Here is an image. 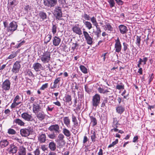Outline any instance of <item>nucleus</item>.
Listing matches in <instances>:
<instances>
[{"mask_svg": "<svg viewBox=\"0 0 155 155\" xmlns=\"http://www.w3.org/2000/svg\"><path fill=\"white\" fill-rule=\"evenodd\" d=\"M48 130L52 133L48 135V137L51 139H54L57 137V134L60 133V127L58 124H53L48 128Z\"/></svg>", "mask_w": 155, "mask_h": 155, "instance_id": "nucleus-1", "label": "nucleus"}, {"mask_svg": "<svg viewBox=\"0 0 155 155\" xmlns=\"http://www.w3.org/2000/svg\"><path fill=\"white\" fill-rule=\"evenodd\" d=\"M51 53L46 51L44 53L40 56V59L44 63H47L51 60Z\"/></svg>", "mask_w": 155, "mask_h": 155, "instance_id": "nucleus-2", "label": "nucleus"}, {"mask_svg": "<svg viewBox=\"0 0 155 155\" xmlns=\"http://www.w3.org/2000/svg\"><path fill=\"white\" fill-rule=\"evenodd\" d=\"M101 97L100 95L98 94H95L92 97V104L93 106L96 107L100 103Z\"/></svg>", "mask_w": 155, "mask_h": 155, "instance_id": "nucleus-3", "label": "nucleus"}, {"mask_svg": "<svg viewBox=\"0 0 155 155\" xmlns=\"http://www.w3.org/2000/svg\"><path fill=\"white\" fill-rule=\"evenodd\" d=\"M32 131V127H28L27 128L22 129L20 131L21 136L25 137L28 136Z\"/></svg>", "mask_w": 155, "mask_h": 155, "instance_id": "nucleus-4", "label": "nucleus"}, {"mask_svg": "<svg viewBox=\"0 0 155 155\" xmlns=\"http://www.w3.org/2000/svg\"><path fill=\"white\" fill-rule=\"evenodd\" d=\"M45 6L52 8L55 6L57 3V0H43Z\"/></svg>", "mask_w": 155, "mask_h": 155, "instance_id": "nucleus-5", "label": "nucleus"}, {"mask_svg": "<svg viewBox=\"0 0 155 155\" xmlns=\"http://www.w3.org/2000/svg\"><path fill=\"white\" fill-rule=\"evenodd\" d=\"M20 61H17L14 64L12 72L14 74L18 73L21 67Z\"/></svg>", "mask_w": 155, "mask_h": 155, "instance_id": "nucleus-6", "label": "nucleus"}, {"mask_svg": "<svg viewBox=\"0 0 155 155\" xmlns=\"http://www.w3.org/2000/svg\"><path fill=\"white\" fill-rule=\"evenodd\" d=\"M11 83L9 80L8 79L5 80L2 82V91H9L10 88Z\"/></svg>", "mask_w": 155, "mask_h": 155, "instance_id": "nucleus-7", "label": "nucleus"}, {"mask_svg": "<svg viewBox=\"0 0 155 155\" xmlns=\"http://www.w3.org/2000/svg\"><path fill=\"white\" fill-rule=\"evenodd\" d=\"M114 49L116 52L119 53L121 49L122 45L119 37L115 40Z\"/></svg>", "mask_w": 155, "mask_h": 155, "instance_id": "nucleus-8", "label": "nucleus"}, {"mask_svg": "<svg viewBox=\"0 0 155 155\" xmlns=\"http://www.w3.org/2000/svg\"><path fill=\"white\" fill-rule=\"evenodd\" d=\"M73 32L79 35L82 34V31L80 27H79V24H75L73 25L71 28Z\"/></svg>", "mask_w": 155, "mask_h": 155, "instance_id": "nucleus-9", "label": "nucleus"}, {"mask_svg": "<svg viewBox=\"0 0 155 155\" xmlns=\"http://www.w3.org/2000/svg\"><path fill=\"white\" fill-rule=\"evenodd\" d=\"M54 15L57 19L59 20L60 18L62 17V13L61 8L58 6L56 7L55 8Z\"/></svg>", "mask_w": 155, "mask_h": 155, "instance_id": "nucleus-10", "label": "nucleus"}, {"mask_svg": "<svg viewBox=\"0 0 155 155\" xmlns=\"http://www.w3.org/2000/svg\"><path fill=\"white\" fill-rule=\"evenodd\" d=\"M21 117L25 120L28 121H35V120L33 118L31 114H28V113H23L21 114Z\"/></svg>", "mask_w": 155, "mask_h": 155, "instance_id": "nucleus-11", "label": "nucleus"}, {"mask_svg": "<svg viewBox=\"0 0 155 155\" xmlns=\"http://www.w3.org/2000/svg\"><path fill=\"white\" fill-rule=\"evenodd\" d=\"M83 34L87 43L91 45L93 43V38L91 37L88 32L85 31H83Z\"/></svg>", "mask_w": 155, "mask_h": 155, "instance_id": "nucleus-12", "label": "nucleus"}, {"mask_svg": "<svg viewBox=\"0 0 155 155\" xmlns=\"http://www.w3.org/2000/svg\"><path fill=\"white\" fill-rule=\"evenodd\" d=\"M8 150L9 153L13 155L16 153L18 149L15 145H14L13 144H11L9 145V147Z\"/></svg>", "mask_w": 155, "mask_h": 155, "instance_id": "nucleus-13", "label": "nucleus"}, {"mask_svg": "<svg viewBox=\"0 0 155 155\" xmlns=\"http://www.w3.org/2000/svg\"><path fill=\"white\" fill-rule=\"evenodd\" d=\"M17 26V23L15 22L12 21L9 24L7 29L8 31H14L16 30Z\"/></svg>", "mask_w": 155, "mask_h": 155, "instance_id": "nucleus-14", "label": "nucleus"}, {"mask_svg": "<svg viewBox=\"0 0 155 155\" xmlns=\"http://www.w3.org/2000/svg\"><path fill=\"white\" fill-rule=\"evenodd\" d=\"M38 18H40L41 21H44L47 19V16L46 13L43 11H41L37 14Z\"/></svg>", "mask_w": 155, "mask_h": 155, "instance_id": "nucleus-15", "label": "nucleus"}, {"mask_svg": "<svg viewBox=\"0 0 155 155\" xmlns=\"http://www.w3.org/2000/svg\"><path fill=\"white\" fill-rule=\"evenodd\" d=\"M33 111L35 114L41 110V108L40 105L38 104L34 103L33 104Z\"/></svg>", "mask_w": 155, "mask_h": 155, "instance_id": "nucleus-16", "label": "nucleus"}, {"mask_svg": "<svg viewBox=\"0 0 155 155\" xmlns=\"http://www.w3.org/2000/svg\"><path fill=\"white\" fill-rule=\"evenodd\" d=\"M120 32L122 34H124L127 33L128 31L127 27L123 25H121L118 26Z\"/></svg>", "mask_w": 155, "mask_h": 155, "instance_id": "nucleus-17", "label": "nucleus"}, {"mask_svg": "<svg viewBox=\"0 0 155 155\" xmlns=\"http://www.w3.org/2000/svg\"><path fill=\"white\" fill-rule=\"evenodd\" d=\"M33 68L36 71H40L42 69L43 67L41 64L39 63H35L33 65Z\"/></svg>", "mask_w": 155, "mask_h": 155, "instance_id": "nucleus-18", "label": "nucleus"}, {"mask_svg": "<svg viewBox=\"0 0 155 155\" xmlns=\"http://www.w3.org/2000/svg\"><path fill=\"white\" fill-rule=\"evenodd\" d=\"M35 114L38 119L40 120H42L45 117V114L43 111H39Z\"/></svg>", "mask_w": 155, "mask_h": 155, "instance_id": "nucleus-19", "label": "nucleus"}, {"mask_svg": "<svg viewBox=\"0 0 155 155\" xmlns=\"http://www.w3.org/2000/svg\"><path fill=\"white\" fill-rule=\"evenodd\" d=\"M63 100L66 103H68L69 105H71L72 104L71 97L70 95H66L64 97Z\"/></svg>", "mask_w": 155, "mask_h": 155, "instance_id": "nucleus-20", "label": "nucleus"}, {"mask_svg": "<svg viewBox=\"0 0 155 155\" xmlns=\"http://www.w3.org/2000/svg\"><path fill=\"white\" fill-rule=\"evenodd\" d=\"M72 122L74 124L73 127L74 128H77L79 126L80 124L78 123L76 117L73 114H72Z\"/></svg>", "mask_w": 155, "mask_h": 155, "instance_id": "nucleus-21", "label": "nucleus"}, {"mask_svg": "<svg viewBox=\"0 0 155 155\" xmlns=\"http://www.w3.org/2000/svg\"><path fill=\"white\" fill-rule=\"evenodd\" d=\"M61 81V78H58L56 79L53 82V85L51 87V89H54L57 87H59V84L60 81Z\"/></svg>", "mask_w": 155, "mask_h": 155, "instance_id": "nucleus-22", "label": "nucleus"}, {"mask_svg": "<svg viewBox=\"0 0 155 155\" xmlns=\"http://www.w3.org/2000/svg\"><path fill=\"white\" fill-rule=\"evenodd\" d=\"M61 41V39L58 37L55 36L53 40V44L54 45L57 46L59 45Z\"/></svg>", "mask_w": 155, "mask_h": 155, "instance_id": "nucleus-23", "label": "nucleus"}, {"mask_svg": "<svg viewBox=\"0 0 155 155\" xmlns=\"http://www.w3.org/2000/svg\"><path fill=\"white\" fill-rule=\"evenodd\" d=\"M26 149L23 146H20L18 149V155H26Z\"/></svg>", "mask_w": 155, "mask_h": 155, "instance_id": "nucleus-24", "label": "nucleus"}, {"mask_svg": "<svg viewBox=\"0 0 155 155\" xmlns=\"http://www.w3.org/2000/svg\"><path fill=\"white\" fill-rule=\"evenodd\" d=\"M46 136L45 134L39 135L38 137V140L40 143H45L46 140Z\"/></svg>", "mask_w": 155, "mask_h": 155, "instance_id": "nucleus-25", "label": "nucleus"}, {"mask_svg": "<svg viewBox=\"0 0 155 155\" xmlns=\"http://www.w3.org/2000/svg\"><path fill=\"white\" fill-rule=\"evenodd\" d=\"M124 107L121 105H119L116 107L117 112L120 114L124 111Z\"/></svg>", "mask_w": 155, "mask_h": 155, "instance_id": "nucleus-26", "label": "nucleus"}, {"mask_svg": "<svg viewBox=\"0 0 155 155\" xmlns=\"http://www.w3.org/2000/svg\"><path fill=\"white\" fill-rule=\"evenodd\" d=\"M9 143V141L7 140H2L0 141V146L2 147L3 148L7 146Z\"/></svg>", "mask_w": 155, "mask_h": 155, "instance_id": "nucleus-27", "label": "nucleus"}, {"mask_svg": "<svg viewBox=\"0 0 155 155\" xmlns=\"http://www.w3.org/2000/svg\"><path fill=\"white\" fill-rule=\"evenodd\" d=\"M48 147L51 151H54L56 148V144L53 141L49 143Z\"/></svg>", "mask_w": 155, "mask_h": 155, "instance_id": "nucleus-28", "label": "nucleus"}, {"mask_svg": "<svg viewBox=\"0 0 155 155\" xmlns=\"http://www.w3.org/2000/svg\"><path fill=\"white\" fill-rule=\"evenodd\" d=\"M63 121L64 124L67 127H70V121L69 117H65L63 118Z\"/></svg>", "mask_w": 155, "mask_h": 155, "instance_id": "nucleus-29", "label": "nucleus"}, {"mask_svg": "<svg viewBox=\"0 0 155 155\" xmlns=\"http://www.w3.org/2000/svg\"><path fill=\"white\" fill-rule=\"evenodd\" d=\"M57 143V147L58 148H62L65 144L64 140H59L56 141Z\"/></svg>", "mask_w": 155, "mask_h": 155, "instance_id": "nucleus-30", "label": "nucleus"}, {"mask_svg": "<svg viewBox=\"0 0 155 155\" xmlns=\"http://www.w3.org/2000/svg\"><path fill=\"white\" fill-rule=\"evenodd\" d=\"M83 23L85 25V27L88 30L91 29L92 28V24L90 22L83 20Z\"/></svg>", "mask_w": 155, "mask_h": 155, "instance_id": "nucleus-31", "label": "nucleus"}, {"mask_svg": "<svg viewBox=\"0 0 155 155\" xmlns=\"http://www.w3.org/2000/svg\"><path fill=\"white\" fill-rule=\"evenodd\" d=\"M120 124L118 123V121L116 117L113 118V121L112 124V127H118V126L120 125Z\"/></svg>", "mask_w": 155, "mask_h": 155, "instance_id": "nucleus-32", "label": "nucleus"}, {"mask_svg": "<svg viewBox=\"0 0 155 155\" xmlns=\"http://www.w3.org/2000/svg\"><path fill=\"white\" fill-rule=\"evenodd\" d=\"M62 132L67 137H70L71 135L70 131L65 128H64L62 130Z\"/></svg>", "mask_w": 155, "mask_h": 155, "instance_id": "nucleus-33", "label": "nucleus"}, {"mask_svg": "<svg viewBox=\"0 0 155 155\" xmlns=\"http://www.w3.org/2000/svg\"><path fill=\"white\" fill-rule=\"evenodd\" d=\"M105 28L109 32H110L113 30V28L110 25V24L108 23H106Z\"/></svg>", "mask_w": 155, "mask_h": 155, "instance_id": "nucleus-34", "label": "nucleus"}, {"mask_svg": "<svg viewBox=\"0 0 155 155\" xmlns=\"http://www.w3.org/2000/svg\"><path fill=\"white\" fill-rule=\"evenodd\" d=\"M14 123L21 126H24L25 125V123L21 120L18 118L15 120L14 121Z\"/></svg>", "mask_w": 155, "mask_h": 155, "instance_id": "nucleus-35", "label": "nucleus"}, {"mask_svg": "<svg viewBox=\"0 0 155 155\" xmlns=\"http://www.w3.org/2000/svg\"><path fill=\"white\" fill-rule=\"evenodd\" d=\"M90 20L93 24V25L95 26L98 25L96 18L95 17L93 16L91 18Z\"/></svg>", "mask_w": 155, "mask_h": 155, "instance_id": "nucleus-36", "label": "nucleus"}, {"mask_svg": "<svg viewBox=\"0 0 155 155\" xmlns=\"http://www.w3.org/2000/svg\"><path fill=\"white\" fill-rule=\"evenodd\" d=\"M90 118L92 126H94L96 125L97 123V120L96 118L93 116H90Z\"/></svg>", "mask_w": 155, "mask_h": 155, "instance_id": "nucleus-37", "label": "nucleus"}, {"mask_svg": "<svg viewBox=\"0 0 155 155\" xmlns=\"http://www.w3.org/2000/svg\"><path fill=\"white\" fill-rule=\"evenodd\" d=\"M140 36H137L136 40L135 41V43L138 47L140 48V41H141Z\"/></svg>", "mask_w": 155, "mask_h": 155, "instance_id": "nucleus-38", "label": "nucleus"}, {"mask_svg": "<svg viewBox=\"0 0 155 155\" xmlns=\"http://www.w3.org/2000/svg\"><path fill=\"white\" fill-rule=\"evenodd\" d=\"M51 37L52 36L50 34H48L47 35L45 38L44 41V43L47 44L50 41L51 39Z\"/></svg>", "mask_w": 155, "mask_h": 155, "instance_id": "nucleus-39", "label": "nucleus"}, {"mask_svg": "<svg viewBox=\"0 0 155 155\" xmlns=\"http://www.w3.org/2000/svg\"><path fill=\"white\" fill-rule=\"evenodd\" d=\"M58 27V25L56 24H52V32L54 35L57 32V29Z\"/></svg>", "mask_w": 155, "mask_h": 155, "instance_id": "nucleus-40", "label": "nucleus"}, {"mask_svg": "<svg viewBox=\"0 0 155 155\" xmlns=\"http://www.w3.org/2000/svg\"><path fill=\"white\" fill-rule=\"evenodd\" d=\"M96 30L95 32V35L99 37V35H101V30L100 28L99 27V25L95 26Z\"/></svg>", "mask_w": 155, "mask_h": 155, "instance_id": "nucleus-41", "label": "nucleus"}, {"mask_svg": "<svg viewBox=\"0 0 155 155\" xmlns=\"http://www.w3.org/2000/svg\"><path fill=\"white\" fill-rule=\"evenodd\" d=\"M80 68L81 71L84 74L87 73V68L83 65H81Z\"/></svg>", "mask_w": 155, "mask_h": 155, "instance_id": "nucleus-42", "label": "nucleus"}, {"mask_svg": "<svg viewBox=\"0 0 155 155\" xmlns=\"http://www.w3.org/2000/svg\"><path fill=\"white\" fill-rule=\"evenodd\" d=\"M116 88L117 89L120 90L121 89H124V85L123 84L120 82V84H118L116 86Z\"/></svg>", "mask_w": 155, "mask_h": 155, "instance_id": "nucleus-43", "label": "nucleus"}, {"mask_svg": "<svg viewBox=\"0 0 155 155\" xmlns=\"http://www.w3.org/2000/svg\"><path fill=\"white\" fill-rule=\"evenodd\" d=\"M17 54L16 52H12L9 56L7 58V59H10L14 58L17 56Z\"/></svg>", "mask_w": 155, "mask_h": 155, "instance_id": "nucleus-44", "label": "nucleus"}, {"mask_svg": "<svg viewBox=\"0 0 155 155\" xmlns=\"http://www.w3.org/2000/svg\"><path fill=\"white\" fill-rule=\"evenodd\" d=\"M107 102V98L105 97L101 104V107H102L105 108L106 107V104Z\"/></svg>", "mask_w": 155, "mask_h": 155, "instance_id": "nucleus-45", "label": "nucleus"}, {"mask_svg": "<svg viewBox=\"0 0 155 155\" xmlns=\"http://www.w3.org/2000/svg\"><path fill=\"white\" fill-rule=\"evenodd\" d=\"M21 103V102H17L13 101V103L12 104L11 107L12 109L16 107L19 104Z\"/></svg>", "mask_w": 155, "mask_h": 155, "instance_id": "nucleus-46", "label": "nucleus"}, {"mask_svg": "<svg viewBox=\"0 0 155 155\" xmlns=\"http://www.w3.org/2000/svg\"><path fill=\"white\" fill-rule=\"evenodd\" d=\"M82 17L85 20L89 21L90 19V17L89 15H88L86 13H84L82 16Z\"/></svg>", "mask_w": 155, "mask_h": 155, "instance_id": "nucleus-47", "label": "nucleus"}, {"mask_svg": "<svg viewBox=\"0 0 155 155\" xmlns=\"http://www.w3.org/2000/svg\"><path fill=\"white\" fill-rule=\"evenodd\" d=\"M118 139H116V140L114 141H113L111 144L109 145L108 146V148H110L112 147H114L115 145H116L118 143Z\"/></svg>", "mask_w": 155, "mask_h": 155, "instance_id": "nucleus-48", "label": "nucleus"}, {"mask_svg": "<svg viewBox=\"0 0 155 155\" xmlns=\"http://www.w3.org/2000/svg\"><path fill=\"white\" fill-rule=\"evenodd\" d=\"M8 133L9 134L14 135L16 134V132L13 129L9 128L8 130Z\"/></svg>", "mask_w": 155, "mask_h": 155, "instance_id": "nucleus-49", "label": "nucleus"}, {"mask_svg": "<svg viewBox=\"0 0 155 155\" xmlns=\"http://www.w3.org/2000/svg\"><path fill=\"white\" fill-rule=\"evenodd\" d=\"M26 71V75H28L30 77H34V75L32 73L30 70H28Z\"/></svg>", "mask_w": 155, "mask_h": 155, "instance_id": "nucleus-50", "label": "nucleus"}, {"mask_svg": "<svg viewBox=\"0 0 155 155\" xmlns=\"http://www.w3.org/2000/svg\"><path fill=\"white\" fill-rule=\"evenodd\" d=\"M25 42V40H23L21 41L20 43H19L18 44H17L15 46V48H18L20 47L21 46L23 45Z\"/></svg>", "mask_w": 155, "mask_h": 155, "instance_id": "nucleus-51", "label": "nucleus"}, {"mask_svg": "<svg viewBox=\"0 0 155 155\" xmlns=\"http://www.w3.org/2000/svg\"><path fill=\"white\" fill-rule=\"evenodd\" d=\"M96 138V134L95 132H94L92 135L91 136V139L92 142H94L95 141Z\"/></svg>", "mask_w": 155, "mask_h": 155, "instance_id": "nucleus-52", "label": "nucleus"}, {"mask_svg": "<svg viewBox=\"0 0 155 155\" xmlns=\"http://www.w3.org/2000/svg\"><path fill=\"white\" fill-rule=\"evenodd\" d=\"M108 2L109 3L110 8H112L114 6L115 3L114 0H109L108 1Z\"/></svg>", "mask_w": 155, "mask_h": 155, "instance_id": "nucleus-53", "label": "nucleus"}, {"mask_svg": "<svg viewBox=\"0 0 155 155\" xmlns=\"http://www.w3.org/2000/svg\"><path fill=\"white\" fill-rule=\"evenodd\" d=\"M64 135L62 134H59L58 136V139L57 140H64Z\"/></svg>", "mask_w": 155, "mask_h": 155, "instance_id": "nucleus-54", "label": "nucleus"}, {"mask_svg": "<svg viewBox=\"0 0 155 155\" xmlns=\"http://www.w3.org/2000/svg\"><path fill=\"white\" fill-rule=\"evenodd\" d=\"M48 86V84L45 83V84H43L42 86L40 88V90H44L45 89L47 88Z\"/></svg>", "mask_w": 155, "mask_h": 155, "instance_id": "nucleus-55", "label": "nucleus"}, {"mask_svg": "<svg viewBox=\"0 0 155 155\" xmlns=\"http://www.w3.org/2000/svg\"><path fill=\"white\" fill-rule=\"evenodd\" d=\"M31 8L28 5H25L24 6V9L26 12H28L29 10H30Z\"/></svg>", "mask_w": 155, "mask_h": 155, "instance_id": "nucleus-56", "label": "nucleus"}, {"mask_svg": "<svg viewBox=\"0 0 155 155\" xmlns=\"http://www.w3.org/2000/svg\"><path fill=\"white\" fill-rule=\"evenodd\" d=\"M81 104H78L76 108L74 110V111L76 113L77 111H78L81 108Z\"/></svg>", "mask_w": 155, "mask_h": 155, "instance_id": "nucleus-57", "label": "nucleus"}, {"mask_svg": "<svg viewBox=\"0 0 155 155\" xmlns=\"http://www.w3.org/2000/svg\"><path fill=\"white\" fill-rule=\"evenodd\" d=\"M78 46V44L77 43H73L72 45V47H71V50L74 51L75 49H76L77 47Z\"/></svg>", "mask_w": 155, "mask_h": 155, "instance_id": "nucleus-58", "label": "nucleus"}, {"mask_svg": "<svg viewBox=\"0 0 155 155\" xmlns=\"http://www.w3.org/2000/svg\"><path fill=\"white\" fill-rule=\"evenodd\" d=\"M35 155H40V150L39 148H38L34 151Z\"/></svg>", "mask_w": 155, "mask_h": 155, "instance_id": "nucleus-59", "label": "nucleus"}, {"mask_svg": "<svg viewBox=\"0 0 155 155\" xmlns=\"http://www.w3.org/2000/svg\"><path fill=\"white\" fill-rule=\"evenodd\" d=\"M99 93L101 94H104V89L101 87H98L97 89Z\"/></svg>", "mask_w": 155, "mask_h": 155, "instance_id": "nucleus-60", "label": "nucleus"}, {"mask_svg": "<svg viewBox=\"0 0 155 155\" xmlns=\"http://www.w3.org/2000/svg\"><path fill=\"white\" fill-rule=\"evenodd\" d=\"M123 49L124 51H125L128 48V45L126 43L124 42L123 43Z\"/></svg>", "mask_w": 155, "mask_h": 155, "instance_id": "nucleus-61", "label": "nucleus"}, {"mask_svg": "<svg viewBox=\"0 0 155 155\" xmlns=\"http://www.w3.org/2000/svg\"><path fill=\"white\" fill-rule=\"evenodd\" d=\"M84 88H85V91L87 93H89L90 92H91V90L89 88L88 86L87 85H85Z\"/></svg>", "mask_w": 155, "mask_h": 155, "instance_id": "nucleus-62", "label": "nucleus"}, {"mask_svg": "<svg viewBox=\"0 0 155 155\" xmlns=\"http://www.w3.org/2000/svg\"><path fill=\"white\" fill-rule=\"evenodd\" d=\"M153 74H150L149 77V84H150L151 82L153 80Z\"/></svg>", "mask_w": 155, "mask_h": 155, "instance_id": "nucleus-63", "label": "nucleus"}, {"mask_svg": "<svg viewBox=\"0 0 155 155\" xmlns=\"http://www.w3.org/2000/svg\"><path fill=\"white\" fill-rule=\"evenodd\" d=\"M117 3L119 5H122L123 3L124 2L121 0H115Z\"/></svg>", "mask_w": 155, "mask_h": 155, "instance_id": "nucleus-64", "label": "nucleus"}]
</instances>
